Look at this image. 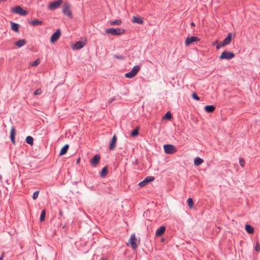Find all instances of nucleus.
I'll return each instance as SVG.
<instances>
[{"instance_id":"f257e3e1","label":"nucleus","mask_w":260,"mask_h":260,"mask_svg":"<svg viewBox=\"0 0 260 260\" xmlns=\"http://www.w3.org/2000/svg\"><path fill=\"white\" fill-rule=\"evenodd\" d=\"M124 31L123 29L120 28H110L106 30V34H111L112 35H120L123 34Z\"/></svg>"},{"instance_id":"f03ea898","label":"nucleus","mask_w":260,"mask_h":260,"mask_svg":"<svg viewBox=\"0 0 260 260\" xmlns=\"http://www.w3.org/2000/svg\"><path fill=\"white\" fill-rule=\"evenodd\" d=\"M62 12L64 15H67L71 18L73 17L72 13L71 10V6L68 2H66L64 4L62 8Z\"/></svg>"},{"instance_id":"7ed1b4c3","label":"nucleus","mask_w":260,"mask_h":260,"mask_svg":"<svg viewBox=\"0 0 260 260\" xmlns=\"http://www.w3.org/2000/svg\"><path fill=\"white\" fill-rule=\"evenodd\" d=\"M140 68L139 66H134L131 72H128L125 74V77L128 78H134L140 71Z\"/></svg>"},{"instance_id":"20e7f679","label":"nucleus","mask_w":260,"mask_h":260,"mask_svg":"<svg viewBox=\"0 0 260 260\" xmlns=\"http://www.w3.org/2000/svg\"><path fill=\"white\" fill-rule=\"evenodd\" d=\"M235 57V54L230 51H224L222 52L219 58L220 59H231Z\"/></svg>"},{"instance_id":"39448f33","label":"nucleus","mask_w":260,"mask_h":260,"mask_svg":"<svg viewBox=\"0 0 260 260\" xmlns=\"http://www.w3.org/2000/svg\"><path fill=\"white\" fill-rule=\"evenodd\" d=\"M164 151L167 154H173L177 152V148L173 145L166 144L164 145Z\"/></svg>"},{"instance_id":"423d86ee","label":"nucleus","mask_w":260,"mask_h":260,"mask_svg":"<svg viewBox=\"0 0 260 260\" xmlns=\"http://www.w3.org/2000/svg\"><path fill=\"white\" fill-rule=\"evenodd\" d=\"M129 242L133 249H136L138 245L140 243V240L137 239L136 237V235L135 234H132L131 236V238L129 239Z\"/></svg>"},{"instance_id":"0eeeda50","label":"nucleus","mask_w":260,"mask_h":260,"mask_svg":"<svg viewBox=\"0 0 260 260\" xmlns=\"http://www.w3.org/2000/svg\"><path fill=\"white\" fill-rule=\"evenodd\" d=\"M11 10L13 13L18 14L21 16H25L28 14L27 11L23 10L22 7L19 6L12 8Z\"/></svg>"},{"instance_id":"6e6552de","label":"nucleus","mask_w":260,"mask_h":260,"mask_svg":"<svg viewBox=\"0 0 260 260\" xmlns=\"http://www.w3.org/2000/svg\"><path fill=\"white\" fill-rule=\"evenodd\" d=\"M63 2L62 0H58L49 4L48 8L50 10H55L59 8L62 4Z\"/></svg>"},{"instance_id":"1a4fd4ad","label":"nucleus","mask_w":260,"mask_h":260,"mask_svg":"<svg viewBox=\"0 0 260 260\" xmlns=\"http://www.w3.org/2000/svg\"><path fill=\"white\" fill-rule=\"evenodd\" d=\"M61 35V31L59 29H57L56 31L53 34L51 37L50 41L52 43L56 42L59 38Z\"/></svg>"},{"instance_id":"9d476101","label":"nucleus","mask_w":260,"mask_h":260,"mask_svg":"<svg viewBox=\"0 0 260 260\" xmlns=\"http://www.w3.org/2000/svg\"><path fill=\"white\" fill-rule=\"evenodd\" d=\"M154 179V177L148 176L144 180L139 183V186L141 187H143L148 184L149 182L153 181Z\"/></svg>"},{"instance_id":"9b49d317","label":"nucleus","mask_w":260,"mask_h":260,"mask_svg":"<svg viewBox=\"0 0 260 260\" xmlns=\"http://www.w3.org/2000/svg\"><path fill=\"white\" fill-rule=\"evenodd\" d=\"M200 41V39L195 36H191L186 38L185 41V44L186 46H189L192 44L194 42H198Z\"/></svg>"},{"instance_id":"f8f14e48","label":"nucleus","mask_w":260,"mask_h":260,"mask_svg":"<svg viewBox=\"0 0 260 260\" xmlns=\"http://www.w3.org/2000/svg\"><path fill=\"white\" fill-rule=\"evenodd\" d=\"M117 137L115 135H114L112 138L111 143L109 145V149L111 150H114L116 146V142H117Z\"/></svg>"},{"instance_id":"ddd939ff","label":"nucleus","mask_w":260,"mask_h":260,"mask_svg":"<svg viewBox=\"0 0 260 260\" xmlns=\"http://www.w3.org/2000/svg\"><path fill=\"white\" fill-rule=\"evenodd\" d=\"M100 156L98 154L95 155L90 160V164L94 167H95L99 163L100 160Z\"/></svg>"},{"instance_id":"4468645a","label":"nucleus","mask_w":260,"mask_h":260,"mask_svg":"<svg viewBox=\"0 0 260 260\" xmlns=\"http://www.w3.org/2000/svg\"><path fill=\"white\" fill-rule=\"evenodd\" d=\"M85 45V43L81 41L76 42L73 47V49H80Z\"/></svg>"},{"instance_id":"2eb2a0df","label":"nucleus","mask_w":260,"mask_h":260,"mask_svg":"<svg viewBox=\"0 0 260 260\" xmlns=\"http://www.w3.org/2000/svg\"><path fill=\"white\" fill-rule=\"evenodd\" d=\"M16 135V131L14 127H12L10 132V139L13 144H15V137Z\"/></svg>"},{"instance_id":"dca6fc26","label":"nucleus","mask_w":260,"mask_h":260,"mask_svg":"<svg viewBox=\"0 0 260 260\" xmlns=\"http://www.w3.org/2000/svg\"><path fill=\"white\" fill-rule=\"evenodd\" d=\"M133 23L142 24L144 21L143 18L139 16H133Z\"/></svg>"},{"instance_id":"f3484780","label":"nucleus","mask_w":260,"mask_h":260,"mask_svg":"<svg viewBox=\"0 0 260 260\" xmlns=\"http://www.w3.org/2000/svg\"><path fill=\"white\" fill-rule=\"evenodd\" d=\"M166 228L164 226H160L156 231L155 235L156 236H161L165 232Z\"/></svg>"},{"instance_id":"a211bd4d","label":"nucleus","mask_w":260,"mask_h":260,"mask_svg":"<svg viewBox=\"0 0 260 260\" xmlns=\"http://www.w3.org/2000/svg\"><path fill=\"white\" fill-rule=\"evenodd\" d=\"M232 39V34L229 33L228 35V36L224 39V40L222 41L223 44L225 45L229 44L231 42Z\"/></svg>"},{"instance_id":"6ab92c4d","label":"nucleus","mask_w":260,"mask_h":260,"mask_svg":"<svg viewBox=\"0 0 260 260\" xmlns=\"http://www.w3.org/2000/svg\"><path fill=\"white\" fill-rule=\"evenodd\" d=\"M215 109V107L213 105H208L205 107V110L207 113H211Z\"/></svg>"},{"instance_id":"aec40b11","label":"nucleus","mask_w":260,"mask_h":260,"mask_svg":"<svg viewBox=\"0 0 260 260\" xmlns=\"http://www.w3.org/2000/svg\"><path fill=\"white\" fill-rule=\"evenodd\" d=\"M26 43V41L24 39L19 40L15 43V45L18 47H21L24 46Z\"/></svg>"},{"instance_id":"412c9836","label":"nucleus","mask_w":260,"mask_h":260,"mask_svg":"<svg viewBox=\"0 0 260 260\" xmlns=\"http://www.w3.org/2000/svg\"><path fill=\"white\" fill-rule=\"evenodd\" d=\"M69 149V145L66 144L61 149L60 152H59V155L62 156L64 154H65Z\"/></svg>"},{"instance_id":"4be33fe9","label":"nucleus","mask_w":260,"mask_h":260,"mask_svg":"<svg viewBox=\"0 0 260 260\" xmlns=\"http://www.w3.org/2000/svg\"><path fill=\"white\" fill-rule=\"evenodd\" d=\"M11 26L12 29L15 31L18 32V28H19V24L13 22H11Z\"/></svg>"},{"instance_id":"5701e85b","label":"nucleus","mask_w":260,"mask_h":260,"mask_svg":"<svg viewBox=\"0 0 260 260\" xmlns=\"http://www.w3.org/2000/svg\"><path fill=\"white\" fill-rule=\"evenodd\" d=\"M245 230L246 232L250 234H251L254 232V229L250 225L246 224L245 225Z\"/></svg>"},{"instance_id":"b1692460","label":"nucleus","mask_w":260,"mask_h":260,"mask_svg":"<svg viewBox=\"0 0 260 260\" xmlns=\"http://www.w3.org/2000/svg\"><path fill=\"white\" fill-rule=\"evenodd\" d=\"M108 173V168L107 167H104L100 173L101 176L102 177H105Z\"/></svg>"},{"instance_id":"393cba45","label":"nucleus","mask_w":260,"mask_h":260,"mask_svg":"<svg viewBox=\"0 0 260 260\" xmlns=\"http://www.w3.org/2000/svg\"><path fill=\"white\" fill-rule=\"evenodd\" d=\"M203 162V160L200 157H197L194 160V164L196 166H199Z\"/></svg>"},{"instance_id":"a878e982","label":"nucleus","mask_w":260,"mask_h":260,"mask_svg":"<svg viewBox=\"0 0 260 260\" xmlns=\"http://www.w3.org/2000/svg\"><path fill=\"white\" fill-rule=\"evenodd\" d=\"M42 23V21L37 19L34 20L30 22V24L34 26L40 25H41Z\"/></svg>"},{"instance_id":"bb28decb","label":"nucleus","mask_w":260,"mask_h":260,"mask_svg":"<svg viewBox=\"0 0 260 260\" xmlns=\"http://www.w3.org/2000/svg\"><path fill=\"white\" fill-rule=\"evenodd\" d=\"M26 142L28 144L32 145L34 144V139L31 136H27L26 138Z\"/></svg>"},{"instance_id":"cd10ccee","label":"nucleus","mask_w":260,"mask_h":260,"mask_svg":"<svg viewBox=\"0 0 260 260\" xmlns=\"http://www.w3.org/2000/svg\"><path fill=\"white\" fill-rule=\"evenodd\" d=\"M122 23V21L120 19L116 20L113 21H111L110 24L111 25H119Z\"/></svg>"},{"instance_id":"c85d7f7f","label":"nucleus","mask_w":260,"mask_h":260,"mask_svg":"<svg viewBox=\"0 0 260 260\" xmlns=\"http://www.w3.org/2000/svg\"><path fill=\"white\" fill-rule=\"evenodd\" d=\"M187 203H188V205L189 207L190 208H192V207L193 206L194 203H193V200L191 198H189L187 199Z\"/></svg>"},{"instance_id":"c756f323","label":"nucleus","mask_w":260,"mask_h":260,"mask_svg":"<svg viewBox=\"0 0 260 260\" xmlns=\"http://www.w3.org/2000/svg\"><path fill=\"white\" fill-rule=\"evenodd\" d=\"M139 127H136L132 133H131V136L132 137H136L139 134Z\"/></svg>"},{"instance_id":"7c9ffc66","label":"nucleus","mask_w":260,"mask_h":260,"mask_svg":"<svg viewBox=\"0 0 260 260\" xmlns=\"http://www.w3.org/2000/svg\"><path fill=\"white\" fill-rule=\"evenodd\" d=\"M46 212L45 210L42 211L40 216V221L42 222L44 220L45 218Z\"/></svg>"},{"instance_id":"2f4dec72","label":"nucleus","mask_w":260,"mask_h":260,"mask_svg":"<svg viewBox=\"0 0 260 260\" xmlns=\"http://www.w3.org/2000/svg\"><path fill=\"white\" fill-rule=\"evenodd\" d=\"M40 63V59L39 58L37 59L35 61L30 63L31 67L37 66Z\"/></svg>"},{"instance_id":"473e14b6","label":"nucleus","mask_w":260,"mask_h":260,"mask_svg":"<svg viewBox=\"0 0 260 260\" xmlns=\"http://www.w3.org/2000/svg\"><path fill=\"white\" fill-rule=\"evenodd\" d=\"M172 115L170 112H167V113L163 116V119H171Z\"/></svg>"},{"instance_id":"72a5a7b5","label":"nucleus","mask_w":260,"mask_h":260,"mask_svg":"<svg viewBox=\"0 0 260 260\" xmlns=\"http://www.w3.org/2000/svg\"><path fill=\"white\" fill-rule=\"evenodd\" d=\"M39 191H36L33 194L32 198L34 200H36L39 196Z\"/></svg>"},{"instance_id":"f704fd0d","label":"nucleus","mask_w":260,"mask_h":260,"mask_svg":"<svg viewBox=\"0 0 260 260\" xmlns=\"http://www.w3.org/2000/svg\"><path fill=\"white\" fill-rule=\"evenodd\" d=\"M239 164L242 167H244L245 165V160L243 158H240L239 159Z\"/></svg>"},{"instance_id":"c9c22d12","label":"nucleus","mask_w":260,"mask_h":260,"mask_svg":"<svg viewBox=\"0 0 260 260\" xmlns=\"http://www.w3.org/2000/svg\"><path fill=\"white\" fill-rule=\"evenodd\" d=\"M192 97L196 100L199 101L200 100V98L197 95L196 93H193L192 94Z\"/></svg>"},{"instance_id":"e433bc0d","label":"nucleus","mask_w":260,"mask_h":260,"mask_svg":"<svg viewBox=\"0 0 260 260\" xmlns=\"http://www.w3.org/2000/svg\"><path fill=\"white\" fill-rule=\"evenodd\" d=\"M225 46V45L223 44V43L222 42H221L217 44V46H216V48H217V49H218L219 48L222 47H223V46Z\"/></svg>"},{"instance_id":"4c0bfd02","label":"nucleus","mask_w":260,"mask_h":260,"mask_svg":"<svg viewBox=\"0 0 260 260\" xmlns=\"http://www.w3.org/2000/svg\"><path fill=\"white\" fill-rule=\"evenodd\" d=\"M42 93V91H41V89H38L37 90H36L35 92H34V95H39V94H41Z\"/></svg>"},{"instance_id":"58836bf2","label":"nucleus","mask_w":260,"mask_h":260,"mask_svg":"<svg viewBox=\"0 0 260 260\" xmlns=\"http://www.w3.org/2000/svg\"><path fill=\"white\" fill-rule=\"evenodd\" d=\"M255 251L258 252L260 250V245L258 242H256L255 247Z\"/></svg>"},{"instance_id":"ea45409f","label":"nucleus","mask_w":260,"mask_h":260,"mask_svg":"<svg viewBox=\"0 0 260 260\" xmlns=\"http://www.w3.org/2000/svg\"><path fill=\"white\" fill-rule=\"evenodd\" d=\"M114 57L117 58V59H124V57L122 55H114Z\"/></svg>"},{"instance_id":"a19ab883","label":"nucleus","mask_w":260,"mask_h":260,"mask_svg":"<svg viewBox=\"0 0 260 260\" xmlns=\"http://www.w3.org/2000/svg\"><path fill=\"white\" fill-rule=\"evenodd\" d=\"M5 253L4 252H3V253H2V254H1V257H0V260H2V259H3V258H4V256H5Z\"/></svg>"},{"instance_id":"79ce46f5","label":"nucleus","mask_w":260,"mask_h":260,"mask_svg":"<svg viewBox=\"0 0 260 260\" xmlns=\"http://www.w3.org/2000/svg\"><path fill=\"white\" fill-rule=\"evenodd\" d=\"M115 100V98H113L108 101V104H111L113 101Z\"/></svg>"},{"instance_id":"37998d69","label":"nucleus","mask_w":260,"mask_h":260,"mask_svg":"<svg viewBox=\"0 0 260 260\" xmlns=\"http://www.w3.org/2000/svg\"><path fill=\"white\" fill-rule=\"evenodd\" d=\"M217 43V41H215V42H213L212 44H213V45H215Z\"/></svg>"},{"instance_id":"c03bdc74","label":"nucleus","mask_w":260,"mask_h":260,"mask_svg":"<svg viewBox=\"0 0 260 260\" xmlns=\"http://www.w3.org/2000/svg\"><path fill=\"white\" fill-rule=\"evenodd\" d=\"M191 25L194 26L195 25L194 23L193 22H192L191 23Z\"/></svg>"},{"instance_id":"a18cd8bd","label":"nucleus","mask_w":260,"mask_h":260,"mask_svg":"<svg viewBox=\"0 0 260 260\" xmlns=\"http://www.w3.org/2000/svg\"><path fill=\"white\" fill-rule=\"evenodd\" d=\"M2 178V176L0 175V179H1Z\"/></svg>"},{"instance_id":"49530a36","label":"nucleus","mask_w":260,"mask_h":260,"mask_svg":"<svg viewBox=\"0 0 260 260\" xmlns=\"http://www.w3.org/2000/svg\"><path fill=\"white\" fill-rule=\"evenodd\" d=\"M60 214L61 215L62 214V212H60Z\"/></svg>"},{"instance_id":"de8ad7c7","label":"nucleus","mask_w":260,"mask_h":260,"mask_svg":"<svg viewBox=\"0 0 260 260\" xmlns=\"http://www.w3.org/2000/svg\"><path fill=\"white\" fill-rule=\"evenodd\" d=\"M79 160H80V159H79L77 160V162H79Z\"/></svg>"}]
</instances>
